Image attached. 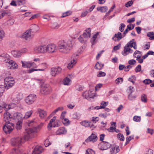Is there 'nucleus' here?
Returning <instances> with one entry per match:
<instances>
[{
    "instance_id": "1",
    "label": "nucleus",
    "mask_w": 154,
    "mask_h": 154,
    "mask_svg": "<svg viewBox=\"0 0 154 154\" xmlns=\"http://www.w3.org/2000/svg\"><path fill=\"white\" fill-rule=\"evenodd\" d=\"M8 112H6L4 115V120L5 122V124L3 126V130L6 133H10L13 130L14 125L11 121V118Z\"/></svg>"
},
{
    "instance_id": "2",
    "label": "nucleus",
    "mask_w": 154,
    "mask_h": 154,
    "mask_svg": "<svg viewBox=\"0 0 154 154\" xmlns=\"http://www.w3.org/2000/svg\"><path fill=\"white\" fill-rule=\"evenodd\" d=\"M72 46L71 41L62 40L60 41L58 43V48L60 52L67 53L69 51Z\"/></svg>"
},
{
    "instance_id": "3",
    "label": "nucleus",
    "mask_w": 154,
    "mask_h": 154,
    "mask_svg": "<svg viewBox=\"0 0 154 154\" xmlns=\"http://www.w3.org/2000/svg\"><path fill=\"white\" fill-rule=\"evenodd\" d=\"M4 60V62L7 63V65L11 69H14L17 68V64L13 60H10V57L7 54H3L0 56Z\"/></svg>"
},
{
    "instance_id": "4",
    "label": "nucleus",
    "mask_w": 154,
    "mask_h": 154,
    "mask_svg": "<svg viewBox=\"0 0 154 154\" xmlns=\"http://www.w3.org/2000/svg\"><path fill=\"white\" fill-rule=\"evenodd\" d=\"M52 91V88L49 85L44 84L41 85L40 92L44 95H48L50 94Z\"/></svg>"
},
{
    "instance_id": "5",
    "label": "nucleus",
    "mask_w": 154,
    "mask_h": 154,
    "mask_svg": "<svg viewBox=\"0 0 154 154\" xmlns=\"http://www.w3.org/2000/svg\"><path fill=\"white\" fill-rule=\"evenodd\" d=\"M37 131L36 127H34L33 129L31 128L26 129L25 134L24 136V139L26 140H28L29 138L32 137V134L33 133H37Z\"/></svg>"
},
{
    "instance_id": "6",
    "label": "nucleus",
    "mask_w": 154,
    "mask_h": 154,
    "mask_svg": "<svg viewBox=\"0 0 154 154\" xmlns=\"http://www.w3.org/2000/svg\"><path fill=\"white\" fill-rule=\"evenodd\" d=\"M23 143V140L20 137L14 138L11 140V144L14 146H20Z\"/></svg>"
},
{
    "instance_id": "7",
    "label": "nucleus",
    "mask_w": 154,
    "mask_h": 154,
    "mask_svg": "<svg viewBox=\"0 0 154 154\" xmlns=\"http://www.w3.org/2000/svg\"><path fill=\"white\" fill-rule=\"evenodd\" d=\"M34 51L37 53H46L47 51L46 45H43L35 47L34 48Z\"/></svg>"
},
{
    "instance_id": "8",
    "label": "nucleus",
    "mask_w": 154,
    "mask_h": 154,
    "mask_svg": "<svg viewBox=\"0 0 154 154\" xmlns=\"http://www.w3.org/2000/svg\"><path fill=\"white\" fill-rule=\"evenodd\" d=\"M36 99V95L34 94H30L26 97L25 100L26 103L29 105L32 104Z\"/></svg>"
},
{
    "instance_id": "9",
    "label": "nucleus",
    "mask_w": 154,
    "mask_h": 154,
    "mask_svg": "<svg viewBox=\"0 0 154 154\" xmlns=\"http://www.w3.org/2000/svg\"><path fill=\"white\" fill-rule=\"evenodd\" d=\"M59 122L58 120H56L55 116L52 119H51L48 124V129H51L52 127H55L59 126Z\"/></svg>"
},
{
    "instance_id": "10",
    "label": "nucleus",
    "mask_w": 154,
    "mask_h": 154,
    "mask_svg": "<svg viewBox=\"0 0 154 154\" xmlns=\"http://www.w3.org/2000/svg\"><path fill=\"white\" fill-rule=\"evenodd\" d=\"M9 114L10 115V117L11 118V121L12 120H14L16 121H22V119L23 118V116L20 113H15L13 114V116H12L9 113Z\"/></svg>"
},
{
    "instance_id": "11",
    "label": "nucleus",
    "mask_w": 154,
    "mask_h": 154,
    "mask_svg": "<svg viewBox=\"0 0 154 154\" xmlns=\"http://www.w3.org/2000/svg\"><path fill=\"white\" fill-rule=\"evenodd\" d=\"M22 37L25 40L29 41L33 38V35L31 33V30L29 29L23 33Z\"/></svg>"
},
{
    "instance_id": "12",
    "label": "nucleus",
    "mask_w": 154,
    "mask_h": 154,
    "mask_svg": "<svg viewBox=\"0 0 154 154\" xmlns=\"http://www.w3.org/2000/svg\"><path fill=\"white\" fill-rule=\"evenodd\" d=\"M83 97L85 99L90 100L91 98H93L95 96L94 93L92 92L91 91H86L82 94Z\"/></svg>"
},
{
    "instance_id": "13",
    "label": "nucleus",
    "mask_w": 154,
    "mask_h": 154,
    "mask_svg": "<svg viewBox=\"0 0 154 154\" xmlns=\"http://www.w3.org/2000/svg\"><path fill=\"white\" fill-rule=\"evenodd\" d=\"M142 52L138 50H136L133 54V56L134 57L137 58L136 60L140 63H142L143 62V59L142 58L141 59Z\"/></svg>"
},
{
    "instance_id": "14",
    "label": "nucleus",
    "mask_w": 154,
    "mask_h": 154,
    "mask_svg": "<svg viewBox=\"0 0 154 154\" xmlns=\"http://www.w3.org/2000/svg\"><path fill=\"white\" fill-rule=\"evenodd\" d=\"M47 52L51 53L55 52L57 50L56 46L55 44H50L46 45Z\"/></svg>"
},
{
    "instance_id": "15",
    "label": "nucleus",
    "mask_w": 154,
    "mask_h": 154,
    "mask_svg": "<svg viewBox=\"0 0 154 154\" xmlns=\"http://www.w3.org/2000/svg\"><path fill=\"white\" fill-rule=\"evenodd\" d=\"M62 69L59 67H53L51 69V74L52 76H55L60 73Z\"/></svg>"
},
{
    "instance_id": "16",
    "label": "nucleus",
    "mask_w": 154,
    "mask_h": 154,
    "mask_svg": "<svg viewBox=\"0 0 154 154\" xmlns=\"http://www.w3.org/2000/svg\"><path fill=\"white\" fill-rule=\"evenodd\" d=\"M21 63H22V66L24 68H30L35 64L34 62L32 63L29 61H21Z\"/></svg>"
},
{
    "instance_id": "17",
    "label": "nucleus",
    "mask_w": 154,
    "mask_h": 154,
    "mask_svg": "<svg viewBox=\"0 0 154 154\" xmlns=\"http://www.w3.org/2000/svg\"><path fill=\"white\" fill-rule=\"evenodd\" d=\"M97 139V135L95 134L92 133L88 138L85 141L87 143L90 141L94 143L96 141Z\"/></svg>"
},
{
    "instance_id": "18",
    "label": "nucleus",
    "mask_w": 154,
    "mask_h": 154,
    "mask_svg": "<svg viewBox=\"0 0 154 154\" xmlns=\"http://www.w3.org/2000/svg\"><path fill=\"white\" fill-rule=\"evenodd\" d=\"M122 38L123 37L121 33L119 32L117 33H115L112 39L115 42H119Z\"/></svg>"
},
{
    "instance_id": "19",
    "label": "nucleus",
    "mask_w": 154,
    "mask_h": 154,
    "mask_svg": "<svg viewBox=\"0 0 154 154\" xmlns=\"http://www.w3.org/2000/svg\"><path fill=\"white\" fill-rule=\"evenodd\" d=\"M43 148L41 146H36L32 151V154H40L43 151Z\"/></svg>"
},
{
    "instance_id": "20",
    "label": "nucleus",
    "mask_w": 154,
    "mask_h": 154,
    "mask_svg": "<svg viewBox=\"0 0 154 154\" xmlns=\"http://www.w3.org/2000/svg\"><path fill=\"white\" fill-rule=\"evenodd\" d=\"M38 112L39 116L41 119H44L47 116L46 112L43 109H38Z\"/></svg>"
},
{
    "instance_id": "21",
    "label": "nucleus",
    "mask_w": 154,
    "mask_h": 154,
    "mask_svg": "<svg viewBox=\"0 0 154 154\" xmlns=\"http://www.w3.org/2000/svg\"><path fill=\"white\" fill-rule=\"evenodd\" d=\"M134 39H132L127 43L126 45L128 46V47H133L134 49H136L137 48L136 43L134 42Z\"/></svg>"
},
{
    "instance_id": "22",
    "label": "nucleus",
    "mask_w": 154,
    "mask_h": 154,
    "mask_svg": "<svg viewBox=\"0 0 154 154\" xmlns=\"http://www.w3.org/2000/svg\"><path fill=\"white\" fill-rule=\"evenodd\" d=\"M41 66L43 67V68L42 69H29L28 70L29 73H31L34 71H44L45 69L47 68V65L46 63H43L41 64Z\"/></svg>"
},
{
    "instance_id": "23",
    "label": "nucleus",
    "mask_w": 154,
    "mask_h": 154,
    "mask_svg": "<svg viewBox=\"0 0 154 154\" xmlns=\"http://www.w3.org/2000/svg\"><path fill=\"white\" fill-rule=\"evenodd\" d=\"M67 133V131L64 127H61L58 129L56 132L57 135L66 134Z\"/></svg>"
},
{
    "instance_id": "24",
    "label": "nucleus",
    "mask_w": 154,
    "mask_h": 154,
    "mask_svg": "<svg viewBox=\"0 0 154 154\" xmlns=\"http://www.w3.org/2000/svg\"><path fill=\"white\" fill-rule=\"evenodd\" d=\"M106 142L102 141L100 142L98 145L99 149L102 150L106 149Z\"/></svg>"
},
{
    "instance_id": "25",
    "label": "nucleus",
    "mask_w": 154,
    "mask_h": 154,
    "mask_svg": "<svg viewBox=\"0 0 154 154\" xmlns=\"http://www.w3.org/2000/svg\"><path fill=\"white\" fill-rule=\"evenodd\" d=\"M39 29V27L37 25L33 24L31 26L30 29L29 30H31V32H35L38 30Z\"/></svg>"
},
{
    "instance_id": "26",
    "label": "nucleus",
    "mask_w": 154,
    "mask_h": 154,
    "mask_svg": "<svg viewBox=\"0 0 154 154\" xmlns=\"http://www.w3.org/2000/svg\"><path fill=\"white\" fill-rule=\"evenodd\" d=\"M129 54L128 46L126 45L124 47V50L122 52V54L124 56H126Z\"/></svg>"
},
{
    "instance_id": "27",
    "label": "nucleus",
    "mask_w": 154,
    "mask_h": 154,
    "mask_svg": "<svg viewBox=\"0 0 154 154\" xmlns=\"http://www.w3.org/2000/svg\"><path fill=\"white\" fill-rule=\"evenodd\" d=\"M11 53L14 57H19L21 55V53L19 51L13 50L12 51Z\"/></svg>"
},
{
    "instance_id": "28",
    "label": "nucleus",
    "mask_w": 154,
    "mask_h": 154,
    "mask_svg": "<svg viewBox=\"0 0 154 154\" xmlns=\"http://www.w3.org/2000/svg\"><path fill=\"white\" fill-rule=\"evenodd\" d=\"M21 151L19 148H14L11 151L10 154H21Z\"/></svg>"
},
{
    "instance_id": "29",
    "label": "nucleus",
    "mask_w": 154,
    "mask_h": 154,
    "mask_svg": "<svg viewBox=\"0 0 154 154\" xmlns=\"http://www.w3.org/2000/svg\"><path fill=\"white\" fill-rule=\"evenodd\" d=\"M76 63V60L74 59H73L68 64V69H70L72 68Z\"/></svg>"
},
{
    "instance_id": "30",
    "label": "nucleus",
    "mask_w": 154,
    "mask_h": 154,
    "mask_svg": "<svg viewBox=\"0 0 154 154\" xmlns=\"http://www.w3.org/2000/svg\"><path fill=\"white\" fill-rule=\"evenodd\" d=\"M106 106V102H102L101 103L100 106H96L94 108L96 109H100L105 108Z\"/></svg>"
},
{
    "instance_id": "31",
    "label": "nucleus",
    "mask_w": 154,
    "mask_h": 154,
    "mask_svg": "<svg viewBox=\"0 0 154 154\" xmlns=\"http://www.w3.org/2000/svg\"><path fill=\"white\" fill-rule=\"evenodd\" d=\"M63 107H58L50 115V116H52L53 115H54L58 111H61L63 110Z\"/></svg>"
},
{
    "instance_id": "32",
    "label": "nucleus",
    "mask_w": 154,
    "mask_h": 154,
    "mask_svg": "<svg viewBox=\"0 0 154 154\" xmlns=\"http://www.w3.org/2000/svg\"><path fill=\"white\" fill-rule=\"evenodd\" d=\"M98 34V33L97 32L96 34H94L91 38V43L92 45H94L96 42V39L97 37V36Z\"/></svg>"
},
{
    "instance_id": "33",
    "label": "nucleus",
    "mask_w": 154,
    "mask_h": 154,
    "mask_svg": "<svg viewBox=\"0 0 154 154\" xmlns=\"http://www.w3.org/2000/svg\"><path fill=\"white\" fill-rule=\"evenodd\" d=\"M103 64L97 62L95 65V68L97 69L100 70L103 67Z\"/></svg>"
},
{
    "instance_id": "34",
    "label": "nucleus",
    "mask_w": 154,
    "mask_h": 154,
    "mask_svg": "<svg viewBox=\"0 0 154 154\" xmlns=\"http://www.w3.org/2000/svg\"><path fill=\"white\" fill-rule=\"evenodd\" d=\"M70 80L67 77L65 78L63 80V84L65 85H69L70 84Z\"/></svg>"
},
{
    "instance_id": "35",
    "label": "nucleus",
    "mask_w": 154,
    "mask_h": 154,
    "mask_svg": "<svg viewBox=\"0 0 154 154\" xmlns=\"http://www.w3.org/2000/svg\"><path fill=\"white\" fill-rule=\"evenodd\" d=\"M22 121H18L16 124V128L17 130H20L22 128Z\"/></svg>"
},
{
    "instance_id": "36",
    "label": "nucleus",
    "mask_w": 154,
    "mask_h": 154,
    "mask_svg": "<svg viewBox=\"0 0 154 154\" xmlns=\"http://www.w3.org/2000/svg\"><path fill=\"white\" fill-rule=\"evenodd\" d=\"M32 111L31 110L28 111L26 113L23 117L25 119H27L30 117L32 114Z\"/></svg>"
},
{
    "instance_id": "37",
    "label": "nucleus",
    "mask_w": 154,
    "mask_h": 154,
    "mask_svg": "<svg viewBox=\"0 0 154 154\" xmlns=\"http://www.w3.org/2000/svg\"><path fill=\"white\" fill-rule=\"evenodd\" d=\"M6 87L5 85H0V97L2 95L3 93L4 92Z\"/></svg>"
},
{
    "instance_id": "38",
    "label": "nucleus",
    "mask_w": 154,
    "mask_h": 154,
    "mask_svg": "<svg viewBox=\"0 0 154 154\" xmlns=\"http://www.w3.org/2000/svg\"><path fill=\"white\" fill-rule=\"evenodd\" d=\"M97 10L101 12H106V7L105 6L98 7L97 8Z\"/></svg>"
},
{
    "instance_id": "39",
    "label": "nucleus",
    "mask_w": 154,
    "mask_h": 154,
    "mask_svg": "<svg viewBox=\"0 0 154 154\" xmlns=\"http://www.w3.org/2000/svg\"><path fill=\"white\" fill-rule=\"evenodd\" d=\"M23 98V95L21 93H19L16 96V100L17 102L19 101Z\"/></svg>"
},
{
    "instance_id": "40",
    "label": "nucleus",
    "mask_w": 154,
    "mask_h": 154,
    "mask_svg": "<svg viewBox=\"0 0 154 154\" xmlns=\"http://www.w3.org/2000/svg\"><path fill=\"white\" fill-rule=\"evenodd\" d=\"M133 91H131L130 92V94L128 95V99L130 100H134L136 98V96L135 95H133L132 94V92Z\"/></svg>"
},
{
    "instance_id": "41",
    "label": "nucleus",
    "mask_w": 154,
    "mask_h": 154,
    "mask_svg": "<svg viewBox=\"0 0 154 154\" xmlns=\"http://www.w3.org/2000/svg\"><path fill=\"white\" fill-rule=\"evenodd\" d=\"M136 80V77L134 75H132L128 79V80L134 84Z\"/></svg>"
},
{
    "instance_id": "42",
    "label": "nucleus",
    "mask_w": 154,
    "mask_h": 154,
    "mask_svg": "<svg viewBox=\"0 0 154 154\" xmlns=\"http://www.w3.org/2000/svg\"><path fill=\"white\" fill-rule=\"evenodd\" d=\"M117 137L119 140L121 141H124L125 137L122 134L119 133L117 134Z\"/></svg>"
},
{
    "instance_id": "43",
    "label": "nucleus",
    "mask_w": 154,
    "mask_h": 154,
    "mask_svg": "<svg viewBox=\"0 0 154 154\" xmlns=\"http://www.w3.org/2000/svg\"><path fill=\"white\" fill-rule=\"evenodd\" d=\"M14 80V79L12 77H6L4 79L5 83V84L7 83V82H11Z\"/></svg>"
},
{
    "instance_id": "44",
    "label": "nucleus",
    "mask_w": 154,
    "mask_h": 154,
    "mask_svg": "<svg viewBox=\"0 0 154 154\" xmlns=\"http://www.w3.org/2000/svg\"><path fill=\"white\" fill-rule=\"evenodd\" d=\"M106 73L102 71H99L97 72V76L98 77H100L105 76Z\"/></svg>"
},
{
    "instance_id": "45",
    "label": "nucleus",
    "mask_w": 154,
    "mask_h": 154,
    "mask_svg": "<svg viewBox=\"0 0 154 154\" xmlns=\"http://www.w3.org/2000/svg\"><path fill=\"white\" fill-rule=\"evenodd\" d=\"M90 122L86 121H85L82 122L81 123L82 125L86 127H88L90 126Z\"/></svg>"
},
{
    "instance_id": "46",
    "label": "nucleus",
    "mask_w": 154,
    "mask_h": 154,
    "mask_svg": "<svg viewBox=\"0 0 154 154\" xmlns=\"http://www.w3.org/2000/svg\"><path fill=\"white\" fill-rule=\"evenodd\" d=\"M141 100L142 102L146 103L147 102V96L145 94H142L141 97Z\"/></svg>"
},
{
    "instance_id": "47",
    "label": "nucleus",
    "mask_w": 154,
    "mask_h": 154,
    "mask_svg": "<svg viewBox=\"0 0 154 154\" xmlns=\"http://www.w3.org/2000/svg\"><path fill=\"white\" fill-rule=\"evenodd\" d=\"M85 154H95V152L91 149H88L86 150Z\"/></svg>"
},
{
    "instance_id": "48",
    "label": "nucleus",
    "mask_w": 154,
    "mask_h": 154,
    "mask_svg": "<svg viewBox=\"0 0 154 154\" xmlns=\"http://www.w3.org/2000/svg\"><path fill=\"white\" fill-rule=\"evenodd\" d=\"M16 2L20 6L23 5L26 3L25 0H16Z\"/></svg>"
},
{
    "instance_id": "49",
    "label": "nucleus",
    "mask_w": 154,
    "mask_h": 154,
    "mask_svg": "<svg viewBox=\"0 0 154 154\" xmlns=\"http://www.w3.org/2000/svg\"><path fill=\"white\" fill-rule=\"evenodd\" d=\"M10 14L9 12H7L6 11H3L2 13V14L0 16V18H2L5 16L8 15Z\"/></svg>"
},
{
    "instance_id": "50",
    "label": "nucleus",
    "mask_w": 154,
    "mask_h": 154,
    "mask_svg": "<svg viewBox=\"0 0 154 154\" xmlns=\"http://www.w3.org/2000/svg\"><path fill=\"white\" fill-rule=\"evenodd\" d=\"M60 27L59 25L55 23H53L52 24L51 27L52 29H57Z\"/></svg>"
},
{
    "instance_id": "51",
    "label": "nucleus",
    "mask_w": 154,
    "mask_h": 154,
    "mask_svg": "<svg viewBox=\"0 0 154 154\" xmlns=\"http://www.w3.org/2000/svg\"><path fill=\"white\" fill-rule=\"evenodd\" d=\"M152 82V80L149 79H146L143 81V83L146 85L151 83Z\"/></svg>"
},
{
    "instance_id": "52",
    "label": "nucleus",
    "mask_w": 154,
    "mask_h": 154,
    "mask_svg": "<svg viewBox=\"0 0 154 154\" xmlns=\"http://www.w3.org/2000/svg\"><path fill=\"white\" fill-rule=\"evenodd\" d=\"M14 80L9 82H7V83L5 84L6 86H9L10 87H12L14 84Z\"/></svg>"
},
{
    "instance_id": "53",
    "label": "nucleus",
    "mask_w": 154,
    "mask_h": 154,
    "mask_svg": "<svg viewBox=\"0 0 154 154\" xmlns=\"http://www.w3.org/2000/svg\"><path fill=\"white\" fill-rule=\"evenodd\" d=\"M4 36V32L0 28V41H1Z\"/></svg>"
},
{
    "instance_id": "54",
    "label": "nucleus",
    "mask_w": 154,
    "mask_h": 154,
    "mask_svg": "<svg viewBox=\"0 0 154 154\" xmlns=\"http://www.w3.org/2000/svg\"><path fill=\"white\" fill-rule=\"evenodd\" d=\"M133 119L135 122H140L141 120L140 117L135 116L134 117Z\"/></svg>"
},
{
    "instance_id": "55",
    "label": "nucleus",
    "mask_w": 154,
    "mask_h": 154,
    "mask_svg": "<svg viewBox=\"0 0 154 154\" xmlns=\"http://www.w3.org/2000/svg\"><path fill=\"white\" fill-rule=\"evenodd\" d=\"M141 67L140 65H137L136 67L135 71L136 73L138 72L141 71Z\"/></svg>"
},
{
    "instance_id": "56",
    "label": "nucleus",
    "mask_w": 154,
    "mask_h": 154,
    "mask_svg": "<svg viewBox=\"0 0 154 154\" xmlns=\"http://www.w3.org/2000/svg\"><path fill=\"white\" fill-rule=\"evenodd\" d=\"M123 81V79L122 78H118L116 80V84H119L121 83Z\"/></svg>"
},
{
    "instance_id": "57",
    "label": "nucleus",
    "mask_w": 154,
    "mask_h": 154,
    "mask_svg": "<svg viewBox=\"0 0 154 154\" xmlns=\"http://www.w3.org/2000/svg\"><path fill=\"white\" fill-rule=\"evenodd\" d=\"M71 14V12L70 11H67L63 13L61 17H64L70 15Z\"/></svg>"
},
{
    "instance_id": "58",
    "label": "nucleus",
    "mask_w": 154,
    "mask_h": 154,
    "mask_svg": "<svg viewBox=\"0 0 154 154\" xmlns=\"http://www.w3.org/2000/svg\"><path fill=\"white\" fill-rule=\"evenodd\" d=\"M51 144V143L48 139H46L44 142V144L46 147H48Z\"/></svg>"
},
{
    "instance_id": "59",
    "label": "nucleus",
    "mask_w": 154,
    "mask_h": 154,
    "mask_svg": "<svg viewBox=\"0 0 154 154\" xmlns=\"http://www.w3.org/2000/svg\"><path fill=\"white\" fill-rule=\"evenodd\" d=\"M78 40L82 43H84L86 41V39H85L84 37L83 38L81 36H80L78 38Z\"/></svg>"
},
{
    "instance_id": "60",
    "label": "nucleus",
    "mask_w": 154,
    "mask_h": 154,
    "mask_svg": "<svg viewBox=\"0 0 154 154\" xmlns=\"http://www.w3.org/2000/svg\"><path fill=\"white\" fill-rule=\"evenodd\" d=\"M136 63V61L134 59L130 60L128 61V63L130 66L131 65H134Z\"/></svg>"
},
{
    "instance_id": "61",
    "label": "nucleus",
    "mask_w": 154,
    "mask_h": 154,
    "mask_svg": "<svg viewBox=\"0 0 154 154\" xmlns=\"http://www.w3.org/2000/svg\"><path fill=\"white\" fill-rule=\"evenodd\" d=\"M62 121L65 125H67L69 123V120L66 118H64L62 119Z\"/></svg>"
},
{
    "instance_id": "62",
    "label": "nucleus",
    "mask_w": 154,
    "mask_h": 154,
    "mask_svg": "<svg viewBox=\"0 0 154 154\" xmlns=\"http://www.w3.org/2000/svg\"><path fill=\"white\" fill-rule=\"evenodd\" d=\"M125 24L123 23H121L120 25L119 28V30L121 32H122L123 31L124 29V28L125 27Z\"/></svg>"
},
{
    "instance_id": "63",
    "label": "nucleus",
    "mask_w": 154,
    "mask_h": 154,
    "mask_svg": "<svg viewBox=\"0 0 154 154\" xmlns=\"http://www.w3.org/2000/svg\"><path fill=\"white\" fill-rule=\"evenodd\" d=\"M83 35L84 38L86 39V41H87V39L88 38L90 37L91 34H87L86 33H85L84 32L83 34Z\"/></svg>"
},
{
    "instance_id": "64",
    "label": "nucleus",
    "mask_w": 154,
    "mask_h": 154,
    "mask_svg": "<svg viewBox=\"0 0 154 154\" xmlns=\"http://www.w3.org/2000/svg\"><path fill=\"white\" fill-rule=\"evenodd\" d=\"M132 66L130 65H128L126 66H125L124 70L125 72H128L129 71L130 69L132 68Z\"/></svg>"
}]
</instances>
